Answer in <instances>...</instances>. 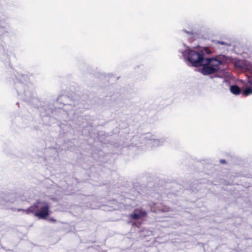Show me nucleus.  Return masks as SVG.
<instances>
[{
	"mask_svg": "<svg viewBox=\"0 0 252 252\" xmlns=\"http://www.w3.org/2000/svg\"><path fill=\"white\" fill-rule=\"evenodd\" d=\"M49 206L44 202H37L34 205L29 207L26 210H22L25 213H34L36 217L39 219H45L49 214ZM21 210L18 209V211Z\"/></svg>",
	"mask_w": 252,
	"mask_h": 252,
	"instance_id": "nucleus-1",
	"label": "nucleus"
},
{
	"mask_svg": "<svg viewBox=\"0 0 252 252\" xmlns=\"http://www.w3.org/2000/svg\"><path fill=\"white\" fill-rule=\"evenodd\" d=\"M184 57H187L188 61L191 63L192 66H200L203 64L205 59L203 58L202 54L199 53L197 51L190 50L189 47L182 52Z\"/></svg>",
	"mask_w": 252,
	"mask_h": 252,
	"instance_id": "nucleus-2",
	"label": "nucleus"
},
{
	"mask_svg": "<svg viewBox=\"0 0 252 252\" xmlns=\"http://www.w3.org/2000/svg\"><path fill=\"white\" fill-rule=\"evenodd\" d=\"M221 62L216 58H206L203 62L204 65L201 69V73L204 75H208L218 72Z\"/></svg>",
	"mask_w": 252,
	"mask_h": 252,
	"instance_id": "nucleus-3",
	"label": "nucleus"
},
{
	"mask_svg": "<svg viewBox=\"0 0 252 252\" xmlns=\"http://www.w3.org/2000/svg\"><path fill=\"white\" fill-rule=\"evenodd\" d=\"M235 65L237 68L249 72L250 75H248V81L252 85V63L248 61H237L235 62Z\"/></svg>",
	"mask_w": 252,
	"mask_h": 252,
	"instance_id": "nucleus-4",
	"label": "nucleus"
},
{
	"mask_svg": "<svg viewBox=\"0 0 252 252\" xmlns=\"http://www.w3.org/2000/svg\"><path fill=\"white\" fill-rule=\"evenodd\" d=\"M146 215V211L142 209H135L133 213L129 216V217L133 220H138L144 218Z\"/></svg>",
	"mask_w": 252,
	"mask_h": 252,
	"instance_id": "nucleus-5",
	"label": "nucleus"
},
{
	"mask_svg": "<svg viewBox=\"0 0 252 252\" xmlns=\"http://www.w3.org/2000/svg\"><path fill=\"white\" fill-rule=\"evenodd\" d=\"M230 92L234 94L238 95L241 93L240 89L236 85L231 86L230 87Z\"/></svg>",
	"mask_w": 252,
	"mask_h": 252,
	"instance_id": "nucleus-6",
	"label": "nucleus"
},
{
	"mask_svg": "<svg viewBox=\"0 0 252 252\" xmlns=\"http://www.w3.org/2000/svg\"><path fill=\"white\" fill-rule=\"evenodd\" d=\"M242 94L245 95H248L252 94V89L251 88H247L242 92Z\"/></svg>",
	"mask_w": 252,
	"mask_h": 252,
	"instance_id": "nucleus-7",
	"label": "nucleus"
},
{
	"mask_svg": "<svg viewBox=\"0 0 252 252\" xmlns=\"http://www.w3.org/2000/svg\"><path fill=\"white\" fill-rule=\"evenodd\" d=\"M158 207L159 208L158 210L160 211L166 212V211H168V208L166 206H162L161 207H159L158 206Z\"/></svg>",
	"mask_w": 252,
	"mask_h": 252,
	"instance_id": "nucleus-8",
	"label": "nucleus"
},
{
	"mask_svg": "<svg viewBox=\"0 0 252 252\" xmlns=\"http://www.w3.org/2000/svg\"><path fill=\"white\" fill-rule=\"evenodd\" d=\"M218 43L219 44H221V45H228V44L225 43H224V42H222V41H218Z\"/></svg>",
	"mask_w": 252,
	"mask_h": 252,
	"instance_id": "nucleus-9",
	"label": "nucleus"
},
{
	"mask_svg": "<svg viewBox=\"0 0 252 252\" xmlns=\"http://www.w3.org/2000/svg\"><path fill=\"white\" fill-rule=\"evenodd\" d=\"M154 146H158V141L157 140H155L154 141Z\"/></svg>",
	"mask_w": 252,
	"mask_h": 252,
	"instance_id": "nucleus-10",
	"label": "nucleus"
},
{
	"mask_svg": "<svg viewBox=\"0 0 252 252\" xmlns=\"http://www.w3.org/2000/svg\"><path fill=\"white\" fill-rule=\"evenodd\" d=\"M220 162L222 163H224L225 162V160L222 159L220 160Z\"/></svg>",
	"mask_w": 252,
	"mask_h": 252,
	"instance_id": "nucleus-11",
	"label": "nucleus"
},
{
	"mask_svg": "<svg viewBox=\"0 0 252 252\" xmlns=\"http://www.w3.org/2000/svg\"><path fill=\"white\" fill-rule=\"evenodd\" d=\"M184 32H187V33H188V34H189V32H187L186 30H185V31H184Z\"/></svg>",
	"mask_w": 252,
	"mask_h": 252,
	"instance_id": "nucleus-12",
	"label": "nucleus"
},
{
	"mask_svg": "<svg viewBox=\"0 0 252 252\" xmlns=\"http://www.w3.org/2000/svg\"><path fill=\"white\" fill-rule=\"evenodd\" d=\"M51 220H53V221H55V220H53V219H51Z\"/></svg>",
	"mask_w": 252,
	"mask_h": 252,
	"instance_id": "nucleus-13",
	"label": "nucleus"
}]
</instances>
